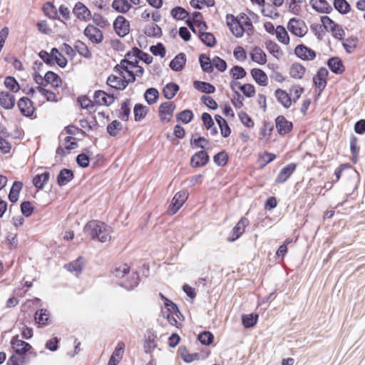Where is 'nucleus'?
Returning <instances> with one entry per match:
<instances>
[{
  "label": "nucleus",
  "instance_id": "f257e3e1",
  "mask_svg": "<svg viewBox=\"0 0 365 365\" xmlns=\"http://www.w3.org/2000/svg\"><path fill=\"white\" fill-rule=\"evenodd\" d=\"M112 231L111 227L100 220H90L83 227V232L86 235L95 241L101 242H110L111 236L110 233Z\"/></svg>",
  "mask_w": 365,
  "mask_h": 365
},
{
  "label": "nucleus",
  "instance_id": "f03ea898",
  "mask_svg": "<svg viewBox=\"0 0 365 365\" xmlns=\"http://www.w3.org/2000/svg\"><path fill=\"white\" fill-rule=\"evenodd\" d=\"M227 26L231 33L237 38H241L245 34V28L240 19L232 14L226 15Z\"/></svg>",
  "mask_w": 365,
  "mask_h": 365
},
{
  "label": "nucleus",
  "instance_id": "7ed1b4c3",
  "mask_svg": "<svg viewBox=\"0 0 365 365\" xmlns=\"http://www.w3.org/2000/svg\"><path fill=\"white\" fill-rule=\"evenodd\" d=\"M288 30L294 36L303 37L308 31L305 22L295 17L291 18L287 24Z\"/></svg>",
  "mask_w": 365,
  "mask_h": 365
},
{
  "label": "nucleus",
  "instance_id": "20e7f679",
  "mask_svg": "<svg viewBox=\"0 0 365 365\" xmlns=\"http://www.w3.org/2000/svg\"><path fill=\"white\" fill-rule=\"evenodd\" d=\"M176 106L173 101H165L158 108V114L163 123L171 121Z\"/></svg>",
  "mask_w": 365,
  "mask_h": 365
},
{
  "label": "nucleus",
  "instance_id": "39448f33",
  "mask_svg": "<svg viewBox=\"0 0 365 365\" xmlns=\"http://www.w3.org/2000/svg\"><path fill=\"white\" fill-rule=\"evenodd\" d=\"M275 128L277 133L284 136L291 133L294 128V124L288 120L283 115H279L274 119Z\"/></svg>",
  "mask_w": 365,
  "mask_h": 365
},
{
  "label": "nucleus",
  "instance_id": "423d86ee",
  "mask_svg": "<svg viewBox=\"0 0 365 365\" xmlns=\"http://www.w3.org/2000/svg\"><path fill=\"white\" fill-rule=\"evenodd\" d=\"M113 27L119 37H125L130 32V22L123 16H118L113 21Z\"/></svg>",
  "mask_w": 365,
  "mask_h": 365
},
{
  "label": "nucleus",
  "instance_id": "0eeeda50",
  "mask_svg": "<svg viewBox=\"0 0 365 365\" xmlns=\"http://www.w3.org/2000/svg\"><path fill=\"white\" fill-rule=\"evenodd\" d=\"M188 197V192L185 190H182L177 192L173 197L169 206V214H175L183 205Z\"/></svg>",
  "mask_w": 365,
  "mask_h": 365
},
{
  "label": "nucleus",
  "instance_id": "6e6552de",
  "mask_svg": "<svg viewBox=\"0 0 365 365\" xmlns=\"http://www.w3.org/2000/svg\"><path fill=\"white\" fill-rule=\"evenodd\" d=\"M83 34L93 43L99 44L103 40V33L98 28L88 24L83 31Z\"/></svg>",
  "mask_w": 365,
  "mask_h": 365
},
{
  "label": "nucleus",
  "instance_id": "1a4fd4ad",
  "mask_svg": "<svg viewBox=\"0 0 365 365\" xmlns=\"http://www.w3.org/2000/svg\"><path fill=\"white\" fill-rule=\"evenodd\" d=\"M328 75V70L325 67H321L313 77V83L319 89V93H321L327 86Z\"/></svg>",
  "mask_w": 365,
  "mask_h": 365
},
{
  "label": "nucleus",
  "instance_id": "9d476101",
  "mask_svg": "<svg viewBox=\"0 0 365 365\" xmlns=\"http://www.w3.org/2000/svg\"><path fill=\"white\" fill-rule=\"evenodd\" d=\"M21 114L27 118H31L35 111L34 103L28 97H21L17 102Z\"/></svg>",
  "mask_w": 365,
  "mask_h": 365
},
{
  "label": "nucleus",
  "instance_id": "9b49d317",
  "mask_svg": "<svg viewBox=\"0 0 365 365\" xmlns=\"http://www.w3.org/2000/svg\"><path fill=\"white\" fill-rule=\"evenodd\" d=\"M294 54L303 61H312L317 56L314 50L309 48L303 43L298 44L294 48Z\"/></svg>",
  "mask_w": 365,
  "mask_h": 365
},
{
  "label": "nucleus",
  "instance_id": "f8f14e48",
  "mask_svg": "<svg viewBox=\"0 0 365 365\" xmlns=\"http://www.w3.org/2000/svg\"><path fill=\"white\" fill-rule=\"evenodd\" d=\"M72 12L80 21H88L92 18L91 12L89 9L81 1H78L75 4Z\"/></svg>",
  "mask_w": 365,
  "mask_h": 365
},
{
  "label": "nucleus",
  "instance_id": "ddd939ff",
  "mask_svg": "<svg viewBox=\"0 0 365 365\" xmlns=\"http://www.w3.org/2000/svg\"><path fill=\"white\" fill-rule=\"evenodd\" d=\"M115 97L113 94H108L104 91L98 90L93 94V103L100 106H110L114 103Z\"/></svg>",
  "mask_w": 365,
  "mask_h": 365
},
{
  "label": "nucleus",
  "instance_id": "4468645a",
  "mask_svg": "<svg viewBox=\"0 0 365 365\" xmlns=\"http://www.w3.org/2000/svg\"><path fill=\"white\" fill-rule=\"evenodd\" d=\"M249 220L245 217H242L232 228L230 236L228 237V241L234 242L239 239L244 233L245 227L249 225Z\"/></svg>",
  "mask_w": 365,
  "mask_h": 365
},
{
  "label": "nucleus",
  "instance_id": "2eb2a0df",
  "mask_svg": "<svg viewBox=\"0 0 365 365\" xmlns=\"http://www.w3.org/2000/svg\"><path fill=\"white\" fill-rule=\"evenodd\" d=\"M210 161L209 154L204 150L196 152L190 158V165L192 168H201Z\"/></svg>",
  "mask_w": 365,
  "mask_h": 365
},
{
  "label": "nucleus",
  "instance_id": "dca6fc26",
  "mask_svg": "<svg viewBox=\"0 0 365 365\" xmlns=\"http://www.w3.org/2000/svg\"><path fill=\"white\" fill-rule=\"evenodd\" d=\"M157 334L153 329H148L145 334L144 351L146 354H151L157 347Z\"/></svg>",
  "mask_w": 365,
  "mask_h": 365
},
{
  "label": "nucleus",
  "instance_id": "f3484780",
  "mask_svg": "<svg viewBox=\"0 0 365 365\" xmlns=\"http://www.w3.org/2000/svg\"><path fill=\"white\" fill-rule=\"evenodd\" d=\"M297 168V164L291 163L284 166L277 175L274 182L276 184L285 182L287 179L293 174Z\"/></svg>",
  "mask_w": 365,
  "mask_h": 365
},
{
  "label": "nucleus",
  "instance_id": "a211bd4d",
  "mask_svg": "<svg viewBox=\"0 0 365 365\" xmlns=\"http://www.w3.org/2000/svg\"><path fill=\"white\" fill-rule=\"evenodd\" d=\"M327 65L330 71L336 75L341 74L345 71V66L343 61L338 56L330 57L327 61Z\"/></svg>",
  "mask_w": 365,
  "mask_h": 365
},
{
  "label": "nucleus",
  "instance_id": "6ab92c4d",
  "mask_svg": "<svg viewBox=\"0 0 365 365\" xmlns=\"http://www.w3.org/2000/svg\"><path fill=\"white\" fill-rule=\"evenodd\" d=\"M309 4L314 10L319 14H329L333 11L332 6L327 0H310Z\"/></svg>",
  "mask_w": 365,
  "mask_h": 365
},
{
  "label": "nucleus",
  "instance_id": "aec40b11",
  "mask_svg": "<svg viewBox=\"0 0 365 365\" xmlns=\"http://www.w3.org/2000/svg\"><path fill=\"white\" fill-rule=\"evenodd\" d=\"M187 58L183 52L177 54L169 63L170 69L173 71H181L184 69L186 65Z\"/></svg>",
  "mask_w": 365,
  "mask_h": 365
},
{
  "label": "nucleus",
  "instance_id": "412c9836",
  "mask_svg": "<svg viewBox=\"0 0 365 365\" xmlns=\"http://www.w3.org/2000/svg\"><path fill=\"white\" fill-rule=\"evenodd\" d=\"M140 61V58H135L133 61L130 59H121L120 63L116 64L113 70L117 72L122 78H125V75L123 74V71H121L122 68L125 67H130L131 68H135L139 66V63Z\"/></svg>",
  "mask_w": 365,
  "mask_h": 365
},
{
  "label": "nucleus",
  "instance_id": "4be33fe9",
  "mask_svg": "<svg viewBox=\"0 0 365 365\" xmlns=\"http://www.w3.org/2000/svg\"><path fill=\"white\" fill-rule=\"evenodd\" d=\"M16 103V98L9 91L0 92V106L6 110L14 108Z\"/></svg>",
  "mask_w": 365,
  "mask_h": 365
},
{
  "label": "nucleus",
  "instance_id": "5701e85b",
  "mask_svg": "<svg viewBox=\"0 0 365 365\" xmlns=\"http://www.w3.org/2000/svg\"><path fill=\"white\" fill-rule=\"evenodd\" d=\"M74 178V172L69 168L61 169L56 177V182L60 187L67 185Z\"/></svg>",
  "mask_w": 365,
  "mask_h": 365
},
{
  "label": "nucleus",
  "instance_id": "b1692460",
  "mask_svg": "<svg viewBox=\"0 0 365 365\" xmlns=\"http://www.w3.org/2000/svg\"><path fill=\"white\" fill-rule=\"evenodd\" d=\"M124 349V343L122 341L118 342L112 353L107 365H118L123 358Z\"/></svg>",
  "mask_w": 365,
  "mask_h": 365
},
{
  "label": "nucleus",
  "instance_id": "393cba45",
  "mask_svg": "<svg viewBox=\"0 0 365 365\" xmlns=\"http://www.w3.org/2000/svg\"><path fill=\"white\" fill-rule=\"evenodd\" d=\"M250 74L259 86H266L268 84V77L262 69L259 68H252L250 71Z\"/></svg>",
  "mask_w": 365,
  "mask_h": 365
},
{
  "label": "nucleus",
  "instance_id": "a878e982",
  "mask_svg": "<svg viewBox=\"0 0 365 365\" xmlns=\"http://www.w3.org/2000/svg\"><path fill=\"white\" fill-rule=\"evenodd\" d=\"M274 96L277 101L285 108H289L292 104V100L288 93L281 88L274 91Z\"/></svg>",
  "mask_w": 365,
  "mask_h": 365
},
{
  "label": "nucleus",
  "instance_id": "bb28decb",
  "mask_svg": "<svg viewBox=\"0 0 365 365\" xmlns=\"http://www.w3.org/2000/svg\"><path fill=\"white\" fill-rule=\"evenodd\" d=\"M43 78L46 82L44 85L50 84L54 88L60 87L62 84V79L60 76L52 71H47Z\"/></svg>",
  "mask_w": 365,
  "mask_h": 365
},
{
  "label": "nucleus",
  "instance_id": "cd10ccee",
  "mask_svg": "<svg viewBox=\"0 0 365 365\" xmlns=\"http://www.w3.org/2000/svg\"><path fill=\"white\" fill-rule=\"evenodd\" d=\"M250 56L252 61L259 65H264L267 63V55L259 46H255L250 53Z\"/></svg>",
  "mask_w": 365,
  "mask_h": 365
},
{
  "label": "nucleus",
  "instance_id": "c85d7f7f",
  "mask_svg": "<svg viewBox=\"0 0 365 365\" xmlns=\"http://www.w3.org/2000/svg\"><path fill=\"white\" fill-rule=\"evenodd\" d=\"M193 87L197 91L207 95L214 93L216 91L215 87L212 83L197 80L193 81Z\"/></svg>",
  "mask_w": 365,
  "mask_h": 365
},
{
  "label": "nucleus",
  "instance_id": "c756f323",
  "mask_svg": "<svg viewBox=\"0 0 365 365\" xmlns=\"http://www.w3.org/2000/svg\"><path fill=\"white\" fill-rule=\"evenodd\" d=\"M23 182L21 181L15 180L10 189L8 195V199L12 203H15L18 201L19 194L23 188Z\"/></svg>",
  "mask_w": 365,
  "mask_h": 365
},
{
  "label": "nucleus",
  "instance_id": "7c9ffc66",
  "mask_svg": "<svg viewBox=\"0 0 365 365\" xmlns=\"http://www.w3.org/2000/svg\"><path fill=\"white\" fill-rule=\"evenodd\" d=\"M140 282V275L138 272H133L132 274L128 277V279L120 284V285L127 289L128 291H130L134 289Z\"/></svg>",
  "mask_w": 365,
  "mask_h": 365
},
{
  "label": "nucleus",
  "instance_id": "2f4dec72",
  "mask_svg": "<svg viewBox=\"0 0 365 365\" xmlns=\"http://www.w3.org/2000/svg\"><path fill=\"white\" fill-rule=\"evenodd\" d=\"M84 264V259L83 257L79 256L76 259L67 263L64 265V268L71 272H76L78 275L81 273Z\"/></svg>",
  "mask_w": 365,
  "mask_h": 365
},
{
  "label": "nucleus",
  "instance_id": "473e14b6",
  "mask_svg": "<svg viewBox=\"0 0 365 365\" xmlns=\"http://www.w3.org/2000/svg\"><path fill=\"white\" fill-rule=\"evenodd\" d=\"M50 179V173L46 171L36 175L32 180L33 185L38 190H43Z\"/></svg>",
  "mask_w": 365,
  "mask_h": 365
},
{
  "label": "nucleus",
  "instance_id": "72a5a7b5",
  "mask_svg": "<svg viewBox=\"0 0 365 365\" xmlns=\"http://www.w3.org/2000/svg\"><path fill=\"white\" fill-rule=\"evenodd\" d=\"M91 155V153L88 148H83L81 153L76 158L77 165L82 168H88L90 163Z\"/></svg>",
  "mask_w": 365,
  "mask_h": 365
},
{
  "label": "nucleus",
  "instance_id": "f704fd0d",
  "mask_svg": "<svg viewBox=\"0 0 365 365\" xmlns=\"http://www.w3.org/2000/svg\"><path fill=\"white\" fill-rule=\"evenodd\" d=\"M180 90V86L175 82L168 83L163 88L162 93L167 100L173 98Z\"/></svg>",
  "mask_w": 365,
  "mask_h": 365
},
{
  "label": "nucleus",
  "instance_id": "c9c22d12",
  "mask_svg": "<svg viewBox=\"0 0 365 365\" xmlns=\"http://www.w3.org/2000/svg\"><path fill=\"white\" fill-rule=\"evenodd\" d=\"M259 319V314L256 312H252L249 314H242L241 319L242 324L245 329H251L254 327Z\"/></svg>",
  "mask_w": 365,
  "mask_h": 365
},
{
  "label": "nucleus",
  "instance_id": "e433bc0d",
  "mask_svg": "<svg viewBox=\"0 0 365 365\" xmlns=\"http://www.w3.org/2000/svg\"><path fill=\"white\" fill-rule=\"evenodd\" d=\"M130 114V99H125L121 103L120 108L117 111V116L123 121H128Z\"/></svg>",
  "mask_w": 365,
  "mask_h": 365
},
{
  "label": "nucleus",
  "instance_id": "4c0bfd02",
  "mask_svg": "<svg viewBox=\"0 0 365 365\" xmlns=\"http://www.w3.org/2000/svg\"><path fill=\"white\" fill-rule=\"evenodd\" d=\"M198 38L200 41L207 47L213 48L217 44L215 36L210 32L199 31Z\"/></svg>",
  "mask_w": 365,
  "mask_h": 365
},
{
  "label": "nucleus",
  "instance_id": "58836bf2",
  "mask_svg": "<svg viewBox=\"0 0 365 365\" xmlns=\"http://www.w3.org/2000/svg\"><path fill=\"white\" fill-rule=\"evenodd\" d=\"M111 7L120 14H126L132 8V4L128 0H113Z\"/></svg>",
  "mask_w": 365,
  "mask_h": 365
},
{
  "label": "nucleus",
  "instance_id": "ea45409f",
  "mask_svg": "<svg viewBox=\"0 0 365 365\" xmlns=\"http://www.w3.org/2000/svg\"><path fill=\"white\" fill-rule=\"evenodd\" d=\"M359 150L358 138L354 134H351L350 136V151L351 153V160L354 164L358 162Z\"/></svg>",
  "mask_w": 365,
  "mask_h": 365
},
{
  "label": "nucleus",
  "instance_id": "a19ab883",
  "mask_svg": "<svg viewBox=\"0 0 365 365\" xmlns=\"http://www.w3.org/2000/svg\"><path fill=\"white\" fill-rule=\"evenodd\" d=\"M199 63L202 70L207 73H211L214 71V66L212 63V60L205 54L200 53L199 55Z\"/></svg>",
  "mask_w": 365,
  "mask_h": 365
},
{
  "label": "nucleus",
  "instance_id": "79ce46f5",
  "mask_svg": "<svg viewBox=\"0 0 365 365\" xmlns=\"http://www.w3.org/2000/svg\"><path fill=\"white\" fill-rule=\"evenodd\" d=\"M148 108L142 104L136 103L133 108L134 120L136 122L141 121L144 119L148 112Z\"/></svg>",
  "mask_w": 365,
  "mask_h": 365
},
{
  "label": "nucleus",
  "instance_id": "37998d69",
  "mask_svg": "<svg viewBox=\"0 0 365 365\" xmlns=\"http://www.w3.org/2000/svg\"><path fill=\"white\" fill-rule=\"evenodd\" d=\"M305 71L306 68L302 64L299 63H294L290 67L289 75L293 78L302 79L305 73Z\"/></svg>",
  "mask_w": 365,
  "mask_h": 365
},
{
  "label": "nucleus",
  "instance_id": "c03bdc74",
  "mask_svg": "<svg viewBox=\"0 0 365 365\" xmlns=\"http://www.w3.org/2000/svg\"><path fill=\"white\" fill-rule=\"evenodd\" d=\"M159 92L155 88H148L144 93V98L148 105H153L159 98Z\"/></svg>",
  "mask_w": 365,
  "mask_h": 365
},
{
  "label": "nucleus",
  "instance_id": "a18cd8bd",
  "mask_svg": "<svg viewBox=\"0 0 365 365\" xmlns=\"http://www.w3.org/2000/svg\"><path fill=\"white\" fill-rule=\"evenodd\" d=\"M210 282L205 277H200L195 282L196 293L205 294L209 293Z\"/></svg>",
  "mask_w": 365,
  "mask_h": 365
},
{
  "label": "nucleus",
  "instance_id": "49530a36",
  "mask_svg": "<svg viewBox=\"0 0 365 365\" xmlns=\"http://www.w3.org/2000/svg\"><path fill=\"white\" fill-rule=\"evenodd\" d=\"M334 8L340 14H346L350 12L351 7L350 4L346 0H334Z\"/></svg>",
  "mask_w": 365,
  "mask_h": 365
},
{
  "label": "nucleus",
  "instance_id": "de8ad7c7",
  "mask_svg": "<svg viewBox=\"0 0 365 365\" xmlns=\"http://www.w3.org/2000/svg\"><path fill=\"white\" fill-rule=\"evenodd\" d=\"M74 50L77 51L80 56L91 59L92 58V53L88 49V46L81 41L78 40L74 44Z\"/></svg>",
  "mask_w": 365,
  "mask_h": 365
},
{
  "label": "nucleus",
  "instance_id": "09e8293b",
  "mask_svg": "<svg viewBox=\"0 0 365 365\" xmlns=\"http://www.w3.org/2000/svg\"><path fill=\"white\" fill-rule=\"evenodd\" d=\"M197 339L201 344L210 346L214 341L215 336L211 331L205 330L198 334Z\"/></svg>",
  "mask_w": 365,
  "mask_h": 365
},
{
  "label": "nucleus",
  "instance_id": "8fccbe9b",
  "mask_svg": "<svg viewBox=\"0 0 365 365\" xmlns=\"http://www.w3.org/2000/svg\"><path fill=\"white\" fill-rule=\"evenodd\" d=\"M194 118V113L190 109H185L176 115V120L181 122L183 124H187L190 123Z\"/></svg>",
  "mask_w": 365,
  "mask_h": 365
},
{
  "label": "nucleus",
  "instance_id": "3c124183",
  "mask_svg": "<svg viewBox=\"0 0 365 365\" xmlns=\"http://www.w3.org/2000/svg\"><path fill=\"white\" fill-rule=\"evenodd\" d=\"M4 84L12 93H17L20 91L21 86L17 80L11 76H7L4 81Z\"/></svg>",
  "mask_w": 365,
  "mask_h": 365
},
{
  "label": "nucleus",
  "instance_id": "603ef678",
  "mask_svg": "<svg viewBox=\"0 0 365 365\" xmlns=\"http://www.w3.org/2000/svg\"><path fill=\"white\" fill-rule=\"evenodd\" d=\"M43 11L44 14L51 19H58V10L54 4L51 1L46 2L43 6Z\"/></svg>",
  "mask_w": 365,
  "mask_h": 365
},
{
  "label": "nucleus",
  "instance_id": "864d4df0",
  "mask_svg": "<svg viewBox=\"0 0 365 365\" xmlns=\"http://www.w3.org/2000/svg\"><path fill=\"white\" fill-rule=\"evenodd\" d=\"M36 322L41 325L49 324V313L46 309H38L34 316Z\"/></svg>",
  "mask_w": 365,
  "mask_h": 365
},
{
  "label": "nucleus",
  "instance_id": "5fc2aeb1",
  "mask_svg": "<svg viewBox=\"0 0 365 365\" xmlns=\"http://www.w3.org/2000/svg\"><path fill=\"white\" fill-rule=\"evenodd\" d=\"M171 16L176 20H184L190 16V14L180 6L173 7L170 11Z\"/></svg>",
  "mask_w": 365,
  "mask_h": 365
},
{
  "label": "nucleus",
  "instance_id": "6e6d98bb",
  "mask_svg": "<svg viewBox=\"0 0 365 365\" xmlns=\"http://www.w3.org/2000/svg\"><path fill=\"white\" fill-rule=\"evenodd\" d=\"M276 36L277 40L282 44L287 45L289 43L288 32L282 25H278L276 28Z\"/></svg>",
  "mask_w": 365,
  "mask_h": 365
},
{
  "label": "nucleus",
  "instance_id": "4d7b16f0",
  "mask_svg": "<svg viewBox=\"0 0 365 365\" xmlns=\"http://www.w3.org/2000/svg\"><path fill=\"white\" fill-rule=\"evenodd\" d=\"M144 33L146 36L154 38H160L163 35L161 28L156 24H152L145 28Z\"/></svg>",
  "mask_w": 365,
  "mask_h": 365
},
{
  "label": "nucleus",
  "instance_id": "13d9d810",
  "mask_svg": "<svg viewBox=\"0 0 365 365\" xmlns=\"http://www.w3.org/2000/svg\"><path fill=\"white\" fill-rule=\"evenodd\" d=\"M213 161L220 167L227 165L229 161L228 153L225 150L218 152L213 156Z\"/></svg>",
  "mask_w": 365,
  "mask_h": 365
},
{
  "label": "nucleus",
  "instance_id": "bf43d9fd",
  "mask_svg": "<svg viewBox=\"0 0 365 365\" xmlns=\"http://www.w3.org/2000/svg\"><path fill=\"white\" fill-rule=\"evenodd\" d=\"M359 39L356 36H351L346 38L342 42V46L347 53H352L354 50L357 47Z\"/></svg>",
  "mask_w": 365,
  "mask_h": 365
},
{
  "label": "nucleus",
  "instance_id": "052dcab7",
  "mask_svg": "<svg viewBox=\"0 0 365 365\" xmlns=\"http://www.w3.org/2000/svg\"><path fill=\"white\" fill-rule=\"evenodd\" d=\"M230 74L232 79L240 80L244 78L247 76V71L242 66L235 65L230 68Z\"/></svg>",
  "mask_w": 365,
  "mask_h": 365
},
{
  "label": "nucleus",
  "instance_id": "680f3d73",
  "mask_svg": "<svg viewBox=\"0 0 365 365\" xmlns=\"http://www.w3.org/2000/svg\"><path fill=\"white\" fill-rule=\"evenodd\" d=\"M123 125L118 120H114L110 123L106 127V131L109 135L115 137L119 130H121Z\"/></svg>",
  "mask_w": 365,
  "mask_h": 365
},
{
  "label": "nucleus",
  "instance_id": "e2e57ef3",
  "mask_svg": "<svg viewBox=\"0 0 365 365\" xmlns=\"http://www.w3.org/2000/svg\"><path fill=\"white\" fill-rule=\"evenodd\" d=\"M21 214L26 217H29L34 212L35 207L32 202L29 200H24L20 205Z\"/></svg>",
  "mask_w": 365,
  "mask_h": 365
},
{
  "label": "nucleus",
  "instance_id": "0e129e2a",
  "mask_svg": "<svg viewBox=\"0 0 365 365\" xmlns=\"http://www.w3.org/2000/svg\"><path fill=\"white\" fill-rule=\"evenodd\" d=\"M163 299H165L164 301V305L165 309L171 312L172 314L176 315L178 318H180V315H182L179 308L175 302H173L171 299L169 298H162Z\"/></svg>",
  "mask_w": 365,
  "mask_h": 365
},
{
  "label": "nucleus",
  "instance_id": "69168bd1",
  "mask_svg": "<svg viewBox=\"0 0 365 365\" xmlns=\"http://www.w3.org/2000/svg\"><path fill=\"white\" fill-rule=\"evenodd\" d=\"M150 51L155 56L165 57L166 54V48L163 43L158 42L155 45H153L149 48Z\"/></svg>",
  "mask_w": 365,
  "mask_h": 365
},
{
  "label": "nucleus",
  "instance_id": "338daca9",
  "mask_svg": "<svg viewBox=\"0 0 365 365\" xmlns=\"http://www.w3.org/2000/svg\"><path fill=\"white\" fill-rule=\"evenodd\" d=\"M36 90L45 97L47 101L58 102L57 96L52 91L46 89L42 86H37Z\"/></svg>",
  "mask_w": 365,
  "mask_h": 365
},
{
  "label": "nucleus",
  "instance_id": "774afa93",
  "mask_svg": "<svg viewBox=\"0 0 365 365\" xmlns=\"http://www.w3.org/2000/svg\"><path fill=\"white\" fill-rule=\"evenodd\" d=\"M38 56L47 66H53L55 65V58L46 51H40Z\"/></svg>",
  "mask_w": 365,
  "mask_h": 365
}]
</instances>
